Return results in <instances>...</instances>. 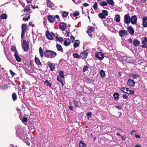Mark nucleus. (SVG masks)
Masks as SVG:
<instances>
[{
    "mask_svg": "<svg viewBox=\"0 0 147 147\" xmlns=\"http://www.w3.org/2000/svg\"><path fill=\"white\" fill-rule=\"evenodd\" d=\"M35 61L37 65H41V63L40 62V60L38 58L35 57Z\"/></svg>",
    "mask_w": 147,
    "mask_h": 147,
    "instance_id": "nucleus-21",
    "label": "nucleus"
},
{
    "mask_svg": "<svg viewBox=\"0 0 147 147\" xmlns=\"http://www.w3.org/2000/svg\"><path fill=\"white\" fill-rule=\"evenodd\" d=\"M116 21L117 22H119L120 21V17L119 15H117L115 16Z\"/></svg>",
    "mask_w": 147,
    "mask_h": 147,
    "instance_id": "nucleus-31",
    "label": "nucleus"
},
{
    "mask_svg": "<svg viewBox=\"0 0 147 147\" xmlns=\"http://www.w3.org/2000/svg\"><path fill=\"white\" fill-rule=\"evenodd\" d=\"M9 71L10 74L13 76H14L16 74L14 72H13L12 70H10Z\"/></svg>",
    "mask_w": 147,
    "mask_h": 147,
    "instance_id": "nucleus-53",
    "label": "nucleus"
},
{
    "mask_svg": "<svg viewBox=\"0 0 147 147\" xmlns=\"http://www.w3.org/2000/svg\"><path fill=\"white\" fill-rule=\"evenodd\" d=\"M45 57L47 58H53L56 56L57 54L55 52L50 50H46L44 52Z\"/></svg>",
    "mask_w": 147,
    "mask_h": 147,
    "instance_id": "nucleus-1",
    "label": "nucleus"
},
{
    "mask_svg": "<svg viewBox=\"0 0 147 147\" xmlns=\"http://www.w3.org/2000/svg\"><path fill=\"white\" fill-rule=\"evenodd\" d=\"M127 30L128 32L130 34L133 35L134 34V30L131 27L129 26Z\"/></svg>",
    "mask_w": 147,
    "mask_h": 147,
    "instance_id": "nucleus-12",
    "label": "nucleus"
},
{
    "mask_svg": "<svg viewBox=\"0 0 147 147\" xmlns=\"http://www.w3.org/2000/svg\"><path fill=\"white\" fill-rule=\"evenodd\" d=\"M79 147H85L86 145L83 141H81L79 144Z\"/></svg>",
    "mask_w": 147,
    "mask_h": 147,
    "instance_id": "nucleus-22",
    "label": "nucleus"
},
{
    "mask_svg": "<svg viewBox=\"0 0 147 147\" xmlns=\"http://www.w3.org/2000/svg\"><path fill=\"white\" fill-rule=\"evenodd\" d=\"M80 14L79 11H76L73 14V16L74 17H76L78 16Z\"/></svg>",
    "mask_w": 147,
    "mask_h": 147,
    "instance_id": "nucleus-34",
    "label": "nucleus"
},
{
    "mask_svg": "<svg viewBox=\"0 0 147 147\" xmlns=\"http://www.w3.org/2000/svg\"><path fill=\"white\" fill-rule=\"evenodd\" d=\"M139 76L137 74H132L131 75V78L134 79H136L138 78H139Z\"/></svg>",
    "mask_w": 147,
    "mask_h": 147,
    "instance_id": "nucleus-16",
    "label": "nucleus"
},
{
    "mask_svg": "<svg viewBox=\"0 0 147 147\" xmlns=\"http://www.w3.org/2000/svg\"><path fill=\"white\" fill-rule=\"evenodd\" d=\"M56 47L57 49L59 51H63V48L59 44H57L56 45Z\"/></svg>",
    "mask_w": 147,
    "mask_h": 147,
    "instance_id": "nucleus-20",
    "label": "nucleus"
},
{
    "mask_svg": "<svg viewBox=\"0 0 147 147\" xmlns=\"http://www.w3.org/2000/svg\"><path fill=\"white\" fill-rule=\"evenodd\" d=\"M137 18L135 16H133L131 17L130 21L132 24H134L136 23Z\"/></svg>",
    "mask_w": 147,
    "mask_h": 147,
    "instance_id": "nucleus-9",
    "label": "nucleus"
},
{
    "mask_svg": "<svg viewBox=\"0 0 147 147\" xmlns=\"http://www.w3.org/2000/svg\"><path fill=\"white\" fill-rule=\"evenodd\" d=\"M11 50L14 52L15 53H18V52H17L16 49V47H12L11 48Z\"/></svg>",
    "mask_w": 147,
    "mask_h": 147,
    "instance_id": "nucleus-28",
    "label": "nucleus"
},
{
    "mask_svg": "<svg viewBox=\"0 0 147 147\" xmlns=\"http://www.w3.org/2000/svg\"><path fill=\"white\" fill-rule=\"evenodd\" d=\"M100 74L101 76L102 77H104L105 75L104 71L102 70H100Z\"/></svg>",
    "mask_w": 147,
    "mask_h": 147,
    "instance_id": "nucleus-36",
    "label": "nucleus"
},
{
    "mask_svg": "<svg viewBox=\"0 0 147 147\" xmlns=\"http://www.w3.org/2000/svg\"><path fill=\"white\" fill-rule=\"evenodd\" d=\"M96 57L99 60H102L104 57V55L101 52H100L97 53L95 55Z\"/></svg>",
    "mask_w": 147,
    "mask_h": 147,
    "instance_id": "nucleus-4",
    "label": "nucleus"
},
{
    "mask_svg": "<svg viewBox=\"0 0 147 147\" xmlns=\"http://www.w3.org/2000/svg\"><path fill=\"white\" fill-rule=\"evenodd\" d=\"M73 56L74 58H78L80 57V55L76 53H74L73 54Z\"/></svg>",
    "mask_w": 147,
    "mask_h": 147,
    "instance_id": "nucleus-37",
    "label": "nucleus"
},
{
    "mask_svg": "<svg viewBox=\"0 0 147 147\" xmlns=\"http://www.w3.org/2000/svg\"><path fill=\"white\" fill-rule=\"evenodd\" d=\"M102 13L105 16H107L108 15V11L105 10H104L102 11Z\"/></svg>",
    "mask_w": 147,
    "mask_h": 147,
    "instance_id": "nucleus-44",
    "label": "nucleus"
},
{
    "mask_svg": "<svg viewBox=\"0 0 147 147\" xmlns=\"http://www.w3.org/2000/svg\"><path fill=\"white\" fill-rule=\"evenodd\" d=\"M64 45L66 46H67V40H65L64 41Z\"/></svg>",
    "mask_w": 147,
    "mask_h": 147,
    "instance_id": "nucleus-58",
    "label": "nucleus"
},
{
    "mask_svg": "<svg viewBox=\"0 0 147 147\" xmlns=\"http://www.w3.org/2000/svg\"><path fill=\"white\" fill-rule=\"evenodd\" d=\"M1 88L3 90H5L8 88V86L7 84H5L1 86Z\"/></svg>",
    "mask_w": 147,
    "mask_h": 147,
    "instance_id": "nucleus-32",
    "label": "nucleus"
},
{
    "mask_svg": "<svg viewBox=\"0 0 147 147\" xmlns=\"http://www.w3.org/2000/svg\"><path fill=\"white\" fill-rule=\"evenodd\" d=\"M27 25L25 24H22V33L21 37L22 38H23L25 35L26 30V29Z\"/></svg>",
    "mask_w": 147,
    "mask_h": 147,
    "instance_id": "nucleus-3",
    "label": "nucleus"
},
{
    "mask_svg": "<svg viewBox=\"0 0 147 147\" xmlns=\"http://www.w3.org/2000/svg\"><path fill=\"white\" fill-rule=\"evenodd\" d=\"M73 104L76 107H78V102L77 101L74 100L73 101Z\"/></svg>",
    "mask_w": 147,
    "mask_h": 147,
    "instance_id": "nucleus-43",
    "label": "nucleus"
},
{
    "mask_svg": "<svg viewBox=\"0 0 147 147\" xmlns=\"http://www.w3.org/2000/svg\"><path fill=\"white\" fill-rule=\"evenodd\" d=\"M69 13L68 12H67L65 11H63V12L62 16L63 18H65L68 16V15Z\"/></svg>",
    "mask_w": 147,
    "mask_h": 147,
    "instance_id": "nucleus-27",
    "label": "nucleus"
},
{
    "mask_svg": "<svg viewBox=\"0 0 147 147\" xmlns=\"http://www.w3.org/2000/svg\"><path fill=\"white\" fill-rule=\"evenodd\" d=\"M66 24L63 22H61L59 26V28L62 31H64L66 28Z\"/></svg>",
    "mask_w": 147,
    "mask_h": 147,
    "instance_id": "nucleus-5",
    "label": "nucleus"
},
{
    "mask_svg": "<svg viewBox=\"0 0 147 147\" xmlns=\"http://www.w3.org/2000/svg\"><path fill=\"white\" fill-rule=\"evenodd\" d=\"M70 39L71 41L73 42L75 40V38L73 36L71 35L70 36Z\"/></svg>",
    "mask_w": 147,
    "mask_h": 147,
    "instance_id": "nucleus-51",
    "label": "nucleus"
},
{
    "mask_svg": "<svg viewBox=\"0 0 147 147\" xmlns=\"http://www.w3.org/2000/svg\"><path fill=\"white\" fill-rule=\"evenodd\" d=\"M127 34V31L124 30H121L119 32V35L122 37H123L124 36H126Z\"/></svg>",
    "mask_w": 147,
    "mask_h": 147,
    "instance_id": "nucleus-7",
    "label": "nucleus"
},
{
    "mask_svg": "<svg viewBox=\"0 0 147 147\" xmlns=\"http://www.w3.org/2000/svg\"><path fill=\"white\" fill-rule=\"evenodd\" d=\"M59 75L60 77L63 78L65 76V74L63 72L61 71H60L59 72Z\"/></svg>",
    "mask_w": 147,
    "mask_h": 147,
    "instance_id": "nucleus-42",
    "label": "nucleus"
},
{
    "mask_svg": "<svg viewBox=\"0 0 147 147\" xmlns=\"http://www.w3.org/2000/svg\"><path fill=\"white\" fill-rule=\"evenodd\" d=\"M1 16V19H5L7 18V16L5 14H2Z\"/></svg>",
    "mask_w": 147,
    "mask_h": 147,
    "instance_id": "nucleus-33",
    "label": "nucleus"
},
{
    "mask_svg": "<svg viewBox=\"0 0 147 147\" xmlns=\"http://www.w3.org/2000/svg\"><path fill=\"white\" fill-rule=\"evenodd\" d=\"M30 5H29L28 6H26V8L24 9H30Z\"/></svg>",
    "mask_w": 147,
    "mask_h": 147,
    "instance_id": "nucleus-61",
    "label": "nucleus"
},
{
    "mask_svg": "<svg viewBox=\"0 0 147 147\" xmlns=\"http://www.w3.org/2000/svg\"><path fill=\"white\" fill-rule=\"evenodd\" d=\"M123 98L125 99H127L128 98V96L126 94H123Z\"/></svg>",
    "mask_w": 147,
    "mask_h": 147,
    "instance_id": "nucleus-54",
    "label": "nucleus"
},
{
    "mask_svg": "<svg viewBox=\"0 0 147 147\" xmlns=\"http://www.w3.org/2000/svg\"><path fill=\"white\" fill-rule=\"evenodd\" d=\"M29 18L30 16H28L26 18H24L23 19V20L24 21H28Z\"/></svg>",
    "mask_w": 147,
    "mask_h": 147,
    "instance_id": "nucleus-52",
    "label": "nucleus"
},
{
    "mask_svg": "<svg viewBox=\"0 0 147 147\" xmlns=\"http://www.w3.org/2000/svg\"><path fill=\"white\" fill-rule=\"evenodd\" d=\"M89 5L87 3H85L83 4V6L85 7H87Z\"/></svg>",
    "mask_w": 147,
    "mask_h": 147,
    "instance_id": "nucleus-60",
    "label": "nucleus"
},
{
    "mask_svg": "<svg viewBox=\"0 0 147 147\" xmlns=\"http://www.w3.org/2000/svg\"><path fill=\"white\" fill-rule=\"evenodd\" d=\"M86 115H87L88 117V118H89L92 115V113L90 112H89L86 113Z\"/></svg>",
    "mask_w": 147,
    "mask_h": 147,
    "instance_id": "nucleus-50",
    "label": "nucleus"
},
{
    "mask_svg": "<svg viewBox=\"0 0 147 147\" xmlns=\"http://www.w3.org/2000/svg\"><path fill=\"white\" fill-rule=\"evenodd\" d=\"M120 89L121 91L123 92L124 93H127V91L128 90V88L122 87L120 88Z\"/></svg>",
    "mask_w": 147,
    "mask_h": 147,
    "instance_id": "nucleus-23",
    "label": "nucleus"
},
{
    "mask_svg": "<svg viewBox=\"0 0 147 147\" xmlns=\"http://www.w3.org/2000/svg\"><path fill=\"white\" fill-rule=\"evenodd\" d=\"M126 61L127 62L131 63V60L130 57H127Z\"/></svg>",
    "mask_w": 147,
    "mask_h": 147,
    "instance_id": "nucleus-47",
    "label": "nucleus"
},
{
    "mask_svg": "<svg viewBox=\"0 0 147 147\" xmlns=\"http://www.w3.org/2000/svg\"><path fill=\"white\" fill-rule=\"evenodd\" d=\"M48 20L51 23L53 22L55 20V18L52 16H48Z\"/></svg>",
    "mask_w": 147,
    "mask_h": 147,
    "instance_id": "nucleus-13",
    "label": "nucleus"
},
{
    "mask_svg": "<svg viewBox=\"0 0 147 147\" xmlns=\"http://www.w3.org/2000/svg\"><path fill=\"white\" fill-rule=\"evenodd\" d=\"M21 5H22V6L24 7V6H25V3H24V2H22V3H21Z\"/></svg>",
    "mask_w": 147,
    "mask_h": 147,
    "instance_id": "nucleus-64",
    "label": "nucleus"
},
{
    "mask_svg": "<svg viewBox=\"0 0 147 147\" xmlns=\"http://www.w3.org/2000/svg\"><path fill=\"white\" fill-rule=\"evenodd\" d=\"M88 55V53L85 51L80 53V57H81L83 59L86 58Z\"/></svg>",
    "mask_w": 147,
    "mask_h": 147,
    "instance_id": "nucleus-10",
    "label": "nucleus"
},
{
    "mask_svg": "<svg viewBox=\"0 0 147 147\" xmlns=\"http://www.w3.org/2000/svg\"><path fill=\"white\" fill-rule=\"evenodd\" d=\"M88 67L87 66H84L83 69V71L84 72H85L86 71L88 70Z\"/></svg>",
    "mask_w": 147,
    "mask_h": 147,
    "instance_id": "nucleus-46",
    "label": "nucleus"
},
{
    "mask_svg": "<svg viewBox=\"0 0 147 147\" xmlns=\"http://www.w3.org/2000/svg\"><path fill=\"white\" fill-rule=\"evenodd\" d=\"M88 29L89 31H90L92 32H94V28L93 27L90 26L88 27Z\"/></svg>",
    "mask_w": 147,
    "mask_h": 147,
    "instance_id": "nucleus-35",
    "label": "nucleus"
},
{
    "mask_svg": "<svg viewBox=\"0 0 147 147\" xmlns=\"http://www.w3.org/2000/svg\"><path fill=\"white\" fill-rule=\"evenodd\" d=\"M47 6L50 7H51L52 6L51 2L49 1L47 2Z\"/></svg>",
    "mask_w": 147,
    "mask_h": 147,
    "instance_id": "nucleus-48",
    "label": "nucleus"
},
{
    "mask_svg": "<svg viewBox=\"0 0 147 147\" xmlns=\"http://www.w3.org/2000/svg\"><path fill=\"white\" fill-rule=\"evenodd\" d=\"M143 21V26L144 27L147 26V17H144L142 19Z\"/></svg>",
    "mask_w": 147,
    "mask_h": 147,
    "instance_id": "nucleus-11",
    "label": "nucleus"
},
{
    "mask_svg": "<svg viewBox=\"0 0 147 147\" xmlns=\"http://www.w3.org/2000/svg\"><path fill=\"white\" fill-rule=\"evenodd\" d=\"M27 120H28V119L26 117H24L22 121L23 122H26L27 121Z\"/></svg>",
    "mask_w": 147,
    "mask_h": 147,
    "instance_id": "nucleus-49",
    "label": "nucleus"
},
{
    "mask_svg": "<svg viewBox=\"0 0 147 147\" xmlns=\"http://www.w3.org/2000/svg\"><path fill=\"white\" fill-rule=\"evenodd\" d=\"M12 97L13 100L14 101L16 100L17 99V96L15 93H13L12 95Z\"/></svg>",
    "mask_w": 147,
    "mask_h": 147,
    "instance_id": "nucleus-39",
    "label": "nucleus"
},
{
    "mask_svg": "<svg viewBox=\"0 0 147 147\" xmlns=\"http://www.w3.org/2000/svg\"><path fill=\"white\" fill-rule=\"evenodd\" d=\"M48 65L50 68L51 70V71H53L55 69L54 66V64H49Z\"/></svg>",
    "mask_w": 147,
    "mask_h": 147,
    "instance_id": "nucleus-38",
    "label": "nucleus"
},
{
    "mask_svg": "<svg viewBox=\"0 0 147 147\" xmlns=\"http://www.w3.org/2000/svg\"><path fill=\"white\" fill-rule=\"evenodd\" d=\"M115 107L119 110H120L121 109V108L120 106H115Z\"/></svg>",
    "mask_w": 147,
    "mask_h": 147,
    "instance_id": "nucleus-59",
    "label": "nucleus"
},
{
    "mask_svg": "<svg viewBox=\"0 0 147 147\" xmlns=\"http://www.w3.org/2000/svg\"><path fill=\"white\" fill-rule=\"evenodd\" d=\"M93 7L94 9H96L97 8L98 4L96 2H95L93 5Z\"/></svg>",
    "mask_w": 147,
    "mask_h": 147,
    "instance_id": "nucleus-45",
    "label": "nucleus"
},
{
    "mask_svg": "<svg viewBox=\"0 0 147 147\" xmlns=\"http://www.w3.org/2000/svg\"><path fill=\"white\" fill-rule=\"evenodd\" d=\"M107 3H108L109 4L113 5H114V3L113 0H106Z\"/></svg>",
    "mask_w": 147,
    "mask_h": 147,
    "instance_id": "nucleus-29",
    "label": "nucleus"
},
{
    "mask_svg": "<svg viewBox=\"0 0 147 147\" xmlns=\"http://www.w3.org/2000/svg\"><path fill=\"white\" fill-rule=\"evenodd\" d=\"M98 16V17L101 18L105 19L106 18L105 16L103 14V13H99Z\"/></svg>",
    "mask_w": 147,
    "mask_h": 147,
    "instance_id": "nucleus-41",
    "label": "nucleus"
},
{
    "mask_svg": "<svg viewBox=\"0 0 147 147\" xmlns=\"http://www.w3.org/2000/svg\"><path fill=\"white\" fill-rule=\"evenodd\" d=\"M142 43L147 46V39L146 38H144V40L142 41Z\"/></svg>",
    "mask_w": 147,
    "mask_h": 147,
    "instance_id": "nucleus-30",
    "label": "nucleus"
},
{
    "mask_svg": "<svg viewBox=\"0 0 147 147\" xmlns=\"http://www.w3.org/2000/svg\"><path fill=\"white\" fill-rule=\"evenodd\" d=\"M47 38L50 40H52L53 39V37L52 35L49 33V32H47L46 34Z\"/></svg>",
    "mask_w": 147,
    "mask_h": 147,
    "instance_id": "nucleus-14",
    "label": "nucleus"
},
{
    "mask_svg": "<svg viewBox=\"0 0 147 147\" xmlns=\"http://www.w3.org/2000/svg\"><path fill=\"white\" fill-rule=\"evenodd\" d=\"M57 80L58 81H59L60 82V81H62V79L61 78H60L59 77H57Z\"/></svg>",
    "mask_w": 147,
    "mask_h": 147,
    "instance_id": "nucleus-57",
    "label": "nucleus"
},
{
    "mask_svg": "<svg viewBox=\"0 0 147 147\" xmlns=\"http://www.w3.org/2000/svg\"><path fill=\"white\" fill-rule=\"evenodd\" d=\"M39 54H40V57L41 58H42L44 56V54H43V51L42 49V48L41 47H40L39 48Z\"/></svg>",
    "mask_w": 147,
    "mask_h": 147,
    "instance_id": "nucleus-19",
    "label": "nucleus"
},
{
    "mask_svg": "<svg viewBox=\"0 0 147 147\" xmlns=\"http://www.w3.org/2000/svg\"><path fill=\"white\" fill-rule=\"evenodd\" d=\"M32 7L33 9H35V8H38V6H36L35 5H32Z\"/></svg>",
    "mask_w": 147,
    "mask_h": 147,
    "instance_id": "nucleus-56",
    "label": "nucleus"
},
{
    "mask_svg": "<svg viewBox=\"0 0 147 147\" xmlns=\"http://www.w3.org/2000/svg\"><path fill=\"white\" fill-rule=\"evenodd\" d=\"M135 136L137 138H140V136L136 134Z\"/></svg>",
    "mask_w": 147,
    "mask_h": 147,
    "instance_id": "nucleus-63",
    "label": "nucleus"
},
{
    "mask_svg": "<svg viewBox=\"0 0 147 147\" xmlns=\"http://www.w3.org/2000/svg\"><path fill=\"white\" fill-rule=\"evenodd\" d=\"M124 22L126 24H129L130 23L131 18L128 14H127L125 15L124 17Z\"/></svg>",
    "mask_w": 147,
    "mask_h": 147,
    "instance_id": "nucleus-6",
    "label": "nucleus"
},
{
    "mask_svg": "<svg viewBox=\"0 0 147 147\" xmlns=\"http://www.w3.org/2000/svg\"><path fill=\"white\" fill-rule=\"evenodd\" d=\"M56 39L59 42H62L63 40V39L62 37H58L57 36H56L55 37Z\"/></svg>",
    "mask_w": 147,
    "mask_h": 147,
    "instance_id": "nucleus-40",
    "label": "nucleus"
},
{
    "mask_svg": "<svg viewBox=\"0 0 147 147\" xmlns=\"http://www.w3.org/2000/svg\"><path fill=\"white\" fill-rule=\"evenodd\" d=\"M87 33H88V35L90 37H91L92 36V34L89 31H87Z\"/></svg>",
    "mask_w": 147,
    "mask_h": 147,
    "instance_id": "nucleus-55",
    "label": "nucleus"
},
{
    "mask_svg": "<svg viewBox=\"0 0 147 147\" xmlns=\"http://www.w3.org/2000/svg\"><path fill=\"white\" fill-rule=\"evenodd\" d=\"M29 43L28 41H26L25 40H24L22 44V49L25 51H27L29 49Z\"/></svg>",
    "mask_w": 147,
    "mask_h": 147,
    "instance_id": "nucleus-2",
    "label": "nucleus"
},
{
    "mask_svg": "<svg viewBox=\"0 0 147 147\" xmlns=\"http://www.w3.org/2000/svg\"><path fill=\"white\" fill-rule=\"evenodd\" d=\"M100 5L101 6H104L107 5V3L105 1H102L100 3Z\"/></svg>",
    "mask_w": 147,
    "mask_h": 147,
    "instance_id": "nucleus-24",
    "label": "nucleus"
},
{
    "mask_svg": "<svg viewBox=\"0 0 147 147\" xmlns=\"http://www.w3.org/2000/svg\"><path fill=\"white\" fill-rule=\"evenodd\" d=\"M127 93L128 94H134V92L133 90H130L128 88V90L127 91Z\"/></svg>",
    "mask_w": 147,
    "mask_h": 147,
    "instance_id": "nucleus-25",
    "label": "nucleus"
},
{
    "mask_svg": "<svg viewBox=\"0 0 147 147\" xmlns=\"http://www.w3.org/2000/svg\"><path fill=\"white\" fill-rule=\"evenodd\" d=\"M114 98L116 100H117L118 99L119 94L118 93H115L113 94Z\"/></svg>",
    "mask_w": 147,
    "mask_h": 147,
    "instance_id": "nucleus-26",
    "label": "nucleus"
},
{
    "mask_svg": "<svg viewBox=\"0 0 147 147\" xmlns=\"http://www.w3.org/2000/svg\"><path fill=\"white\" fill-rule=\"evenodd\" d=\"M135 84V82L133 80L131 79H129L128 80L127 84L129 86H134Z\"/></svg>",
    "mask_w": 147,
    "mask_h": 147,
    "instance_id": "nucleus-8",
    "label": "nucleus"
},
{
    "mask_svg": "<svg viewBox=\"0 0 147 147\" xmlns=\"http://www.w3.org/2000/svg\"><path fill=\"white\" fill-rule=\"evenodd\" d=\"M128 40L129 42H131L132 41V40L131 38H129Z\"/></svg>",
    "mask_w": 147,
    "mask_h": 147,
    "instance_id": "nucleus-62",
    "label": "nucleus"
},
{
    "mask_svg": "<svg viewBox=\"0 0 147 147\" xmlns=\"http://www.w3.org/2000/svg\"><path fill=\"white\" fill-rule=\"evenodd\" d=\"M133 44L135 46L138 47L139 45L140 42L137 39H134L133 41Z\"/></svg>",
    "mask_w": 147,
    "mask_h": 147,
    "instance_id": "nucleus-17",
    "label": "nucleus"
},
{
    "mask_svg": "<svg viewBox=\"0 0 147 147\" xmlns=\"http://www.w3.org/2000/svg\"><path fill=\"white\" fill-rule=\"evenodd\" d=\"M80 44V41L77 40H76L74 44V48H76L79 46Z\"/></svg>",
    "mask_w": 147,
    "mask_h": 147,
    "instance_id": "nucleus-15",
    "label": "nucleus"
},
{
    "mask_svg": "<svg viewBox=\"0 0 147 147\" xmlns=\"http://www.w3.org/2000/svg\"><path fill=\"white\" fill-rule=\"evenodd\" d=\"M18 53H15L14 55V56L15 59H16V61L18 62H20L21 61V59L20 57L18 55Z\"/></svg>",
    "mask_w": 147,
    "mask_h": 147,
    "instance_id": "nucleus-18",
    "label": "nucleus"
}]
</instances>
